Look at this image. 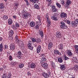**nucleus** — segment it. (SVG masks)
Returning a JSON list of instances; mask_svg holds the SVG:
<instances>
[{
	"instance_id": "obj_29",
	"label": "nucleus",
	"mask_w": 78,
	"mask_h": 78,
	"mask_svg": "<svg viewBox=\"0 0 78 78\" xmlns=\"http://www.w3.org/2000/svg\"><path fill=\"white\" fill-rule=\"evenodd\" d=\"M78 66L77 65H76L74 67V69L75 72H76L78 70Z\"/></svg>"
},
{
	"instance_id": "obj_3",
	"label": "nucleus",
	"mask_w": 78,
	"mask_h": 78,
	"mask_svg": "<svg viewBox=\"0 0 78 78\" xmlns=\"http://www.w3.org/2000/svg\"><path fill=\"white\" fill-rule=\"evenodd\" d=\"M46 20L48 24L50 25L51 21L50 20V18L48 17V14L47 13L46 15Z\"/></svg>"
},
{
	"instance_id": "obj_56",
	"label": "nucleus",
	"mask_w": 78,
	"mask_h": 78,
	"mask_svg": "<svg viewBox=\"0 0 78 78\" xmlns=\"http://www.w3.org/2000/svg\"><path fill=\"white\" fill-rule=\"evenodd\" d=\"M3 70H4V69L3 68H0V70L1 71H3Z\"/></svg>"
},
{
	"instance_id": "obj_18",
	"label": "nucleus",
	"mask_w": 78,
	"mask_h": 78,
	"mask_svg": "<svg viewBox=\"0 0 78 78\" xmlns=\"http://www.w3.org/2000/svg\"><path fill=\"white\" fill-rule=\"evenodd\" d=\"M51 18L52 20H55V21H58V18L57 17H56L54 16H51Z\"/></svg>"
},
{
	"instance_id": "obj_9",
	"label": "nucleus",
	"mask_w": 78,
	"mask_h": 78,
	"mask_svg": "<svg viewBox=\"0 0 78 78\" xmlns=\"http://www.w3.org/2000/svg\"><path fill=\"white\" fill-rule=\"evenodd\" d=\"M19 45H20V47L22 50L24 48V45L23 44V43L22 41L20 42V43Z\"/></svg>"
},
{
	"instance_id": "obj_52",
	"label": "nucleus",
	"mask_w": 78,
	"mask_h": 78,
	"mask_svg": "<svg viewBox=\"0 0 78 78\" xmlns=\"http://www.w3.org/2000/svg\"><path fill=\"white\" fill-rule=\"evenodd\" d=\"M16 27H19V23H16Z\"/></svg>"
},
{
	"instance_id": "obj_28",
	"label": "nucleus",
	"mask_w": 78,
	"mask_h": 78,
	"mask_svg": "<svg viewBox=\"0 0 78 78\" xmlns=\"http://www.w3.org/2000/svg\"><path fill=\"white\" fill-rule=\"evenodd\" d=\"M58 61L60 63H62L63 62L62 58H58Z\"/></svg>"
},
{
	"instance_id": "obj_64",
	"label": "nucleus",
	"mask_w": 78,
	"mask_h": 78,
	"mask_svg": "<svg viewBox=\"0 0 78 78\" xmlns=\"http://www.w3.org/2000/svg\"><path fill=\"white\" fill-rule=\"evenodd\" d=\"M7 77H8L7 78H11V76H8Z\"/></svg>"
},
{
	"instance_id": "obj_39",
	"label": "nucleus",
	"mask_w": 78,
	"mask_h": 78,
	"mask_svg": "<svg viewBox=\"0 0 78 78\" xmlns=\"http://www.w3.org/2000/svg\"><path fill=\"white\" fill-rule=\"evenodd\" d=\"M39 34L41 36V37H44V33L43 32L41 31L40 32Z\"/></svg>"
},
{
	"instance_id": "obj_8",
	"label": "nucleus",
	"mask_w": 78,
	"mask_h": 78,
	"mask_svg": "<svg viewBox=\"0 0 78 78\" xmlns=\"http://www.w3.org/2000/svg\"><path fill=\"white\" fill-rule=\"evenodd\" d=\"M60 17L62 18H67V14L65 13H62L60 14Z\"/></svg>"
},
{
	"instance_id": "obj_5",
	"label": "nucleus",
	"mask_w": 78,
	"mask_h": 78,
	"mask_svg": "<svg viewBox=\"0 0 78 78\" xmlns=\"http://www.w3.org/2000/svg\"><path fill=\"white\" fill-rule=\"evenodd\" d=\"M72 3V2L70 0H68L66 1V5H65V8H69V6H69L70 4Z\"/></svg>"
},
{
	"instance_id": "obj_60",
	"label": "nucleus",
	"mask_w": 78,
	"mask_h": 78,
	"mask_svg": "<svg viewBox=\"0 0 78 78\" xmlns=\"http://www.w3.org/2000/svg\"><path fill=\"white\" fill-rule=\"evenodd\" d=\"M17 64V62H14V63H12V64H15V65H16V64Z\"/></svg>"
},
{
	"instance_id": "obj_49",
	"label": "nucleus",
	"mask_w": 78,
	"mask_h": 78,
	"mask_svg": "<svg viewBox=\"0 0 78 78\" xmlns=\"http://www.w3.org/2000/svg\"><path fill=\"white\" fill-rule=\"evenodd\" d=\"M61 3L62 5H64L65 4V3L64 2V1L63 0H61Z\"/></svg>"
},
{
	"instance_id": "obj_58",
	"label": "nucleus",
	"mask_w": 78,
	"mask_h": 78,
	"mask_svg": "<svg viewBox=\"0 0 78 78\" xmlns=\"http://www.w3.org/2000/svg\"><path fill=\"white\" fill-rule=\"evenodd\" d=\"M27 5H29V2H28V1L26 2Z\"/></svg>"
},
{
	"instance_id": "obj_1",
	"label": "nucleus",
	"mask_w": 78,
	"mask_h": 78,
	"mask_svg": "<svg viewBox=\"0 0 78 78\" xmlns=\"http://www.w3.org/2000/svg\"><path fill=\"white\" fill-rule=\"evenodd\" d=\"M31 16L30 14H29L27 12H25L24 13H23V18L24 19H30Z\"/></svg>"
},
{
	"instance_id": "obj_30",
	"label": "nucleus",
	"mask_w": 78,
	"mask_h": 78,
	"mask_svg": "<svg viewBox=\"0 0 78 78\" xmlns=\"http://www.w3.org/2000/svg\"><path fill=\"white\" fill-rule=\"evenodd\" d=\"M60 69L61 70H64L66 69V68H65V66H64V65H63L61 66L60 67Z\"/></svg>"
},
{
	"instance_id": "obj_36",
	"label": "nucleus",
	"mask_w": 78,
	"mask_h": 78,
	"mask_svg": "<svg viewBox=\"0 0 78 78\" xmlns=\"http://www.w3.org/2000/svg\"><path fill=\"white\" fill-rule=\"evenodd\" d=\"M3 44H1L0 45V50L1 51H2L3 50Z\"/></svg>"
},
{
	"instance_id": "obj_13",
	"label": "nucleus",
	"mask_w": 78,
	"mask_h": 78,
	"mask_svg": "<svg viewBox=\"0 0 78 78\" xmlns=\"http://www.w3.org/2000/svg\"><path fill=\"white\" fill-rule=\"evenodd\" d=\"M30 66L32 69H34V68H36V64L34 63H31Z\"/></svg>"
},
{
	"instance_id": "obj_23",
	"label": "nucleus",
	"mask_w": 78,
	"mask_h": 78,
	"mask_svg": "<svg viewBox=\"0 0 78 78\" xmlns=\"http://www.w3.org/2000/svg\"><path fill=\"white\" fill-rule=\"evenodd\" d=\"M27 46L30 49V50H33V46H31L30 43H29L27 44Z\"/></svg>"
},
{
	"instance_id": "obj_55",
	"label": "nucleus",
	"mask_w": 78,
	"mask_h": 78,
	"mask_svg": "<svg viewBox=\"0 0 78 78\" xmlns=\"http://www.w3.org/2000/svg\"><path fill=\"white\" fill-rule=\"evenodd\" d=\"M18 36L17 35H16L15 36V39H18L19 38H18Z\"/></svg>"
},
{
	"instance_id": "obj_54",
	"label": "nucleus",
	"mask_w": 78,
	"mask_h": 78,
	"mask_svg": "<svg viewBox=\"0 0 78 78\" xmlns=\"http://www.w3.org/2000/svg\"><path fill=\"white\" fill-rule=\"evenodd\" d=\"M8 76H11V73H9Z\"/></svg>"
},
{
	"instance_id": "obj_62",
	"label": "nucleus",
	"mask_w": 78,
	"mask_h": 78,
	"mask_svg": "<svg viewBox=\"0 0 78 78\" xmlns=\"http://www.w3.org/2000/svg\"><path fill=\"white\" fill-rule=\"evenodd\" d=\"M47 1L48 2H49V3H50L51 2V0H47Z\"/></svg>"
},
{
	"instance_id": "obj_53",
	"label": "nucleus",
	"mask_w": 78,
	"mask_h": 78,
	"mask_svg": "<svg viewBox=\"0 0 78 78\" xmlns=\"http://www.w3.org/2000/svg\"><path fill=\"white\" fill-rule=\"evenodd\" d=\"M27 75H28V76L31 75V73H30L29 72H28L27 73Z\"/></svg>"
},
{
	"instance_id": "obj_17",
	"label": "nucleus",
	"mask_w": 78,
	"mask_h": 78,
	"mask_svg": "<svg viewBox=\"0 0 78 78\" xmlns=\"http://www.w3.org/2000/svg\"><path fill=\"white\" fill-rule=\"evenodd\" d=\"M73 61L76 63H78V60H77V58L76 57H74L73 58Z\"/></svg>"
},
{
	"instance_id": "obj_59",
	"label": "nucleus",
	"mask_w": 78,
	"mask_h": 78,
	"mask_svg": "<svg viewBox=\"0 0 78 78\" xmlns=\"http://www.w3.org/2000/svg\"><path fill=\"white\" fill-rule=\"evenodd\" d=\"M8 46L5 45V49H6V48H8Z\"/></svg>"
},
{
	"instance_id": "obj_57",
	"label": "nucleus",
	"mask_w": 78,
	"mask_h": 78,
	"mask_svg": "<svg viewBox=\"0 0 78 78\" xmlns=\"http://www.w3.org/2000/svg\"><path fill=\"white\" fill-rule=\"evenodd\" d=\"M35 28L36 29H39V26L38 25H37L35 27Z\"/></svg>"
},
{
	"instance_id": "obj_38",
	"label": "nucleus",
	"mask_w": 78,
	"mask_h": 78,
	"mask_svg": "<svg viewBox=\"0 0 78 78\" xmlns=\"http://www.w3.org/2000/svg\"><path fill=\"white\" fill-rule=\"evenodd\" d=\"M7 76H8V75L6 73L4 74L3 75L2 78H6Z\"/></svg>"
},
{
	"instance_id": "obj_63",
	"label": "nucleus",
	"mask_w": 78,
	"mask_h": 78,
	"mask_svg": "<svg viewBox=\"0 0 78 78\" xmlns=\"http://www.w3.org/2000/svg\"><path fill=\"white\" fill-rule=\"evenodd\" d=\"M13 18H15V19H16V16H13Z\"/></svg>"
},
{
	"instance_id": "obj_42",
	"label": "nucleus",
	"mask_w": 78,
	"mask_h": 78,
	"mask_svg": "<svg viewBox=\"0 0 78 78\" xmlns=\"http://www.w3.org/2000/svg\"><path fill=\"white\" fill-rule=\"evenodd\" d=\"M3 18L4 20H7L8 19V17L6 15H4L3 16Z\"/></svg>"
},
{
	"instance_id": "obj_16",
	"label": "nucleus",
	"mask_w": 78,
	"mask_h": 78,
	"mask_svg": "<svg viewBox=\"0 0 78 78\" xmlns=\"http://www.w3.org/2000/svg\"><path fill=\"white\" fill-rule=\"evenodd\" d=\"M54 52L55 54H56V55H59L60 56L61 55V52H59V51L57 50H54Z\"/></svg>"
},
{
	"instance_id": "obj_22",
	"label": "nucleus",
	"mask_w": 78,
	"mask_h": 78,
	"mask_svg": "<svg viewBox=\"0 0 78 78\" xmlns=\"http://www.w3.org/2000/svg\"><path fill=\"white\" fill-rule=\"evenodd\" d=\"M13 34H14V31L12 30H10L9 34V36H12Z\"/></svg>"
},
{
	"instance_id": "obj_40",
	"label": "nucleus",
	"mask_w": 78,
	"mask_h": 78,
	"mask_svg": "<svg viewBox=\"0 0 78 78\" xmlns=\"http://www.w3.org/2000/svg\"><path fill=\"white\" fill-rule=\"evenodd\" d=\"M41 62H45V61H46V58H42L41 60Z\"/></svg>"
},
{
	"instance_id": "obj_48",
	"label": "nucleus",
	"mask_w": 78,
	"mask_h": 78,
	"mask_svg": "<svg viewBox=\"0 0 78 78\" xmlns=\"http://www.w3.org/2000/svg\"><path fill=\"white\" fill-rule=\"evenodd\" d=\"M75 22L76 24L77 25L78 24V19H76L75 20Z\"/></svg>"
},
{
	"instance_id": "obj_10",
	"label": "nucleus",
	"mask_w": 78,
	"mask_h": 78,
	"mask_svg": "<svg viewBox=\"0 0 78 78\" xmlns=\"http://www.w3.org/2000/svg\"><path fill=\"white\" fill-rule=\"evenodd\" d=\"M53 47V43L50 42L48 45V48L49 50H50Z\"/></svg>"
},
{
	"instance_id": "obj_6",
	"label": "nucleus",
	"mask_w": 78,
	"mask_h": 78,
	"mask_svg": "<svg viewBox=\"0 0 78 78\" xmlns=\"http://www.w3.org/2000/svg\"><path fill=\"white\" fill-rule=\"evenodd\" d=\"M41 66L44 69H47V66H48V64L47 63L43 62L41 63Z\"/></svg>"
},
{
	"instance_id": "obj_19",
	"label": "nucleus",
	"mask_w": 78,
	"mask_h": 78,
	"mask_svg": "<svg viewBox=\"0 0 78 78\" xmlns=\"http://www.w3.org/2000/svg\"><path fill=\"white\" fill-rule=\"evenodd\" d=\"M8 22L9 25H11L13 22L12 20L10 18L8 20Z\"/></svg>"
},
{
	"instance_id": "obj_41",
	"label": "nucleus",
	"mask_w": 78,
	"mask_h": 78,
	"mask_svg": "<svg viewBox=\"0 0 78 78\" xmlns=\"http://www.w3.org/2000/svg\"><path fill=\"white\" fill-rule=\"evenodd\" d=\"M56 5L59 8H61V4H59L58 3H56Z\"/></svg>"
},
{
	"instance_id": "obj_11",
	"label": "nucleus",
	"mask_w": 78,
	"mask_h": 78,
	"mask_svg": "<svg viewBox=\"0 0 78 78\" xmlns=\"http://www.w3.org/2000/svg\"><path fill=\"white\" fill-rule=\"evenodd\" d=\"M10 47L11 50H14V48H15V45H14V44H11L10 45Z\"/></svg>"
},
{
	"instance_id": "obj_26",
	"label": "nucleus",
	"mask_w": 78,
	"mask_h": 78,
	"mask_svg": "<svg viewBox=\"0 0 78 78\" xmlns=\"http://www.w3.org/2000/svg\"><path fill=\"white\" fill-rule=\"evenodd\" d=\"M74 47L75 48L76 53H78V45H74Z\"/></svg>"
},
{
	"instance_id": "obj_37",
	"label": "nucleus",
	"mask_w": 78,
	"mask_h": 78,
	"mask_svg": "<svg viewBox=\"0 0 78 78\" xmlns=\"http://www.w3.org/2000/svg\"><path fill=\"white\" fill-rule=\"evenodd\" d=\"M30 39L33 42H36V40L35 39V38L33 37L30 38Z\"/></svg>"
},
{
	"instance_id": "obj_44",
	"label": "nucleus",
	"mask_w": 78,
	"mask_h": 78,
	"mask_svg": "<svg viewBox=\"0 0 78 78\" xmlns=\"http://www.w3.org/2000/svg\"><path fill=\"white\" fill-rule=\"evenodd\" d=\"M63 58L65 60H67V59H69V58L67 57V56L66 55H64L63 56Z\"/></svg>"
},
{
	"instance_id": "obj_7",
	"label": "nucleus",
	"mask_w": 78,
	"mask_h": 78,
	"mask_svg": "<svg viewBox=\"0 0 78 78\" xmlns=\"http://www.w3.org/2000/svg\"><path fill=\"white\" fill-rule=\"evenodd\" d=\"M56 36L57 38H61L62 37L61 34L59 32H57L56 34Z\"/></svg>"
},
{
	"instance_id": "obj_31",
	"label": "nucleus",
	"mask_w": 78,
	"mask_h": 78,
	"mask_svg": "<svg viewBox=\"0 0 78 78\" xmlns=\"http://www.w3.org/2000/svg\"><path fill=\"white\" fill-rule=\"evenodd\" d=\"M64 46V45L62 44H60L59 45V50H61L63 49V47Z\"/></svg>"
},
{
	"instance_id": "obj_33",
	"label": "nucleus",
	"mask_w": 78,
	"mask_h": 78,
	"mask_svg": "<svg viewBox=\"0 0 78 78\" xmlns=\"http://www.w3.org/2000/svg\"><path fill=\"white\" fill-rule=\"evenodd\" d=\"M4 8V4L2 3H0V9H3Z\"/></svg>"
},
{
	"instance_id": "obj_32",
	"label": "nucleus",
	"mask_w": 78,
	"mask_h": 78,
	"mask_svg": "<svg viewBox=\"0 0 78 78\" xmlns=\"http://www.w3.org/2000/svg\"><path fill=\"white\" fill-rule=\"evenodd\" d=\"M24 67V64L23 63H20L19 65V67L20 69H22V68H23Z\"/></svg>"
},
{
	"instance_id": "obj_46",
	"label": "nucleus",
	"mask_w": 78,
	"mask_h": 78,
	"mask_svg": "<svg viewBox=\"0 0 78 78\" xmlns=\"http://www.w3.org/2000/svg\"><path fill=\"white\" fill-rule=\"evenodd\" d=\"M9 40H10V41H11L13 39V38L12 36H9V37L8 38Z\"/></svg>"
},
{
	"instance_id": "obj_24",
	"label": "nucleus",
	"mask_w": 78,
	"mask_h": 78,
	"mask_svg": "<svg viewBox=\"0 0 78 78\" xmlns=\"http://www.w3.org/2000/svg\"><path fill=\"white\" fill-rule=\"evenodd\" d=\"M35 23L33 21L30 22V27H34L35 26Z\"/></svg>"
},
{
	"instance_id": "obj_34",
	"label": "nucleus",
	"mask_w": 78,
	"mask_h": 78,
	"mask_svg": "<svg viewBox=\"0 0 78 78\" xmlns=\"http://www.w3.org/2000/svg\"><path fill=\"white\" fill-rule=\"evenodd\" d=\"M34 8L36 9H39V6L37 4H35L34 6Z\"/></svg>"
},
{
	"instance_id": "obj_27",
	"label": "nucleus",
	"mask_w": 78,
	"mask_h": 78,
	"mask_svg": "<svg viewBox=\"0 0 78 78\" xmlns=\"http://www.w3.org/2000/svg\"><path fill=\"white\" fill-rule=\"evenodd\" d=\"M68 55L70 56H72V53L71 50H69L68 51Z\"/></svg>"
},
{
	"instance_id": "obj_50",
	"label": "nucleus",
	"mask_w": 78,
	"mask_h": 78,
	"mask_svg": "<svg viewBox=\"0 0 78 78\" xmlns=\"http://www.w3.org/2000/svg\"><path fill=\"white\" fill-rule=\"evenodd\" d=\"M16 43H19V39H16Z\"/></svg>"
},
{
	"instance_id": "obj_35",
	"label": "nucleus",
	"mask_w": 78,
	"mask_h": 78,
	"mask_svg": "<svg viewBox=\"0 0 78 78\" xmlns=\"http://www.w3.org/2000/svg\"><path fill=\"white\" fill-rule=\"evenodd\" d=\"M36 42H37V43H40V42H41V40L40 38H37L36 40Z\"/></svg>"
},
{
	"instance_id": "obj_4",
	"label": "nucleus",
	"mask_w": 78,
	"mask_h": 78,
	"mask_svg": "<svg viewBox=\"0 0 78 78\" xmlns=\"http://www.w3.org/2000/svg\"><path fill=\"white\" fill-rule=\"evenodd\" d=\"M37 19L39 21V22L38 21H36L37 23V25H42V23H41V20L42 19V18L41 17V16H37Z\"/></svg>"
},
{
	"instance_id": "obj_14",
	"label": "nucleus",
	"mask_w": 78,
	"mask_h": 78,
	"mask_svg": "<svg viewBox=\"0 0 78 78\" xmlns=\"http://www.w3.org/2000/svg\"><path fill=\"white\" fill-rule=\"evenodd\" d=\"M21 54H22V52L20 51H19L17 54V57L19 59L21 58Z\"/></svg>"
},
{
	"instance_id": "obj_20",
	"label": "nucleus",
	"mask_w": 78,
	"mask_h": 78,
	"mask_svg": "<svg viewBox=\"0 0 78 78\" xmlns=\"http://www.w3.org/2000/svg\"><path fill=\"white\" fill-rule=\"evenodd\" d=\"M42 75L44 77V78H47L48 77V76H49L48 74L46 73H43L42 74Z\"/></svg>"
},
{
	"instance_id": "obj_51",
	"label": "nucleus",
	"mask_w": 78,
	"mask_h": 78,
	"mask_svg": "<svg viewBox=\"0 0 78 78\" xmlns=\"http://www.w3.org/2000/svg\"><path fill=\"white\" fill-rule=\"evenodd\" d=\"M9 59L10 61H12V56H10L9 57Z\"/></svg>"
},
{
	"instance_id": "obj_12",
	"label": "nucleus",
	"mask_w": 78,
	"mask_h": 78,
	"mask_svg": "<svg viewBox=\"0 0 78 78\" xmlns=\"http://www.w3.org/2000/svg\"><path fill=\"white\" fill-rule=\"evenodd\" d=\"M41 50V46L40 45H38V47L37 48V52L38 53H40Z\"/></svg>"
},
{
	"instance_id": "obj_25",
	"label": "nucleus",
	"mask_w": 78,
	"mask_h": 78,
	"mask_svg": "<svg viewBox=\"0 0 78 78\" xmlns=\"http://www.w3.org/2000/svg\"><path fill=\"white\" fill-rule=\"evenodd\" d=\"M14 7H15L16 9H17V8L18 6H19V3L18 2H16L15 3Z\"/></svg>"
},
{
	"instance_id": "obj_21",
	"label": "nucleus",
	"mask_w": 78,
	"mask_h": 78,
	"mask_svg": "<svg viewBox=\"0 0 78 78\" xmlns=\"http://www.w3.org/2000/svg\"><path fill=\"white\" fill-rule=\"evenodd\" d=\"M76 25L77 24H76V23H75V21H72L71 23V25L73 27H76L77 26Z\"/></svg>"
},
{
	"instance_id": "obj_47",
	"label": "nucleus",
	"mask_w": 78,
	"mask_h": 78,
	"mask_svg": "<svg viewBox=\"0 0 78 78\" xmlns=\"http://www.w3.org/2000/svg\"><path fill=\"white\" fill-rule=\"evenodd\" d=\"M38 2L39 0H33V3H36V2L38 3Z\"/></svg>"
},
{
	"instance_id": "obj_15",
	"label": "nucleus",
	"mask_w": 78,
	"mask_h": 78,
	"mask_svg": "<svg viewBox=\"0 0 78 78\" xmlns=\"http://www.w3.org/2000/svg\"><path fill=\"white\" fill-rule=\"evenodd\" d=\"M57 11V9L56 8V7L55 6H53L52 7V11L54 12H56Z\"/></svg>"
},
{
	"instance_id": "obj_61",
	"label": "nucleus",
	"mask_w": 78,
	"mask_h": 78,
	"mask_svg": "<svg viewBox=\"0 0 78 78\" xmlns=\"http://www.w3.org/2000/svg\"><path fill=\"white\" fill-rule=\"evenodd\" d=\"M2 39H3V38L0 37V41H2Z\"/></svg>"
},
{
	"instance_id": "obj_43",
	"label": "nucleus",
	"mask_w": 78,
	"mask_h": 78,
	"mask_svg": "<svg viewBox=\"0 0 78 78\" xmlns=\"http://www.w3.org/2000/svg\"><path fill=\"white\" fill-rule=\"evenodd\" d=\"M65 21L66 22L67 24H69V25H70V21L69 20H65Z\"/></svg>"
},
{
	"instance_id": "obj_45",
	"label": "nucleus",
	"mask_w": 78,
	"mask_h": 78,
	"mask_svg": "<svg viewBox=\"0 0 78 78\" xmlns=\"http://www.w3.org/2000/svg\"><path fill=\"white\" fill-rule=\"evenodd\" d=\"M41 57L42 58H45V54H43L41 55Z\"/></svg>"
},
{
	"instance_id": "obj_2",
	"label": "nucleus",
	"mask_w": 78,
	"mask_h": 78,
	"mask_svg": "<svg viewBox=\"0 0 78 78\" xmlns=\"http://www.w3.org/2000/svg\"><path fill=\"white\" fill-rule=\"evenodd\" d=\"M61 25L60 26V28H62V29H67L68 27L65 24V23H64L62 21L61 22Z\"/></svg>"
}]
</instances>
